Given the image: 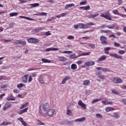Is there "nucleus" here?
Masks as SVG:
<instances>
[{
    "label": "nucleus",
    "instance_id": "nucleus-1",
    "mask_svg": "<svg viewBox=\"0 0 126 126\" xmlns=\"http://www.w3.org/2000/svg\"><path fill=\"white\" fill-rule=\"evenodd\" d=\"M50 108V104L48 103H45L40 107V114L43 115V117L47 116V112Z\"/></svg>",
    "mask_w": 126,
    "mask_h": 126
},
{
    "label": "nucleus",
    "instance_id": "nucleus-2",
    "mask_svg": "<svg viewBox=\"0 0 126 126\" xmlns=\"http://www.w3.org/2000/svg\"><path fill=\"white\" fill-rule=\"evenodd\" d=\"M100 16L101 17H104V18L107 20H112V17L111 16V14H110L109 11L105 12L104 14H101Z\"/></svg>",
    "mask_w": 126,
    "mask_h": 126
},
{
    "label": "nucleus",
    "instance_id": "nucleus-3",
    "mask_svg": "<svg viewBox=\"0 0 126 126\" xmlns=\"http://www.w3.org/2000/svg\"><path fill=\"white\" fill-rule=\"evenodd\" d=\"M29 43L31 44H37L39 43V39L33 37H30L27 39Z\"/></svg>",
    "mask_w": 126,
    "mask_h": 126
},
{
    "label": "nucleus",
    "instance_id": "nucleus-4",
    "mask_svg": "<svg viewBox=\"0 0 126 126\" xmlns=\"http://www.w3.org/2000/svg\"><path fill=\"white\" fill-rule=\"evenodd\" d=\"M100 40L102 45H107L108 42H107V37L104 35L100 36Z\"/></svg>",
    "mask_w": 126,
    "mask_h": 126
},
{
    "label": "nucleus",
    "instance_id": "nucleus-5",
    "mask_svg": "<svg viewBox=\"0 0 126 126\" xmlns=\"http://www.w3.org/2000/svg\"><path fill=\"white\" fill-rule=\"evenodd\" d=\"M116 27L115 24H111L108 25H103L100 27L101 29H105V28H108V29H114Z\"/></svg>",
    "mask_w": 126,
    "mask_h": 126
},
{
    "label": "nucleus",
    "instance_id": "nucleus-6",
    "mask_svg": "<svg viewBox=\"0 0 126 126\" xmlns=\"http://www.w3.org/2000/svg\"><path fill=\"white\" fill-rule=\"evenodd\" d=\"M112 80L113 83H115V84H119L123 82V81L122 80V79H121V78L118 77L113 78H112Z\"/></svg>",
    "mask_w": 126,
    "mask_h": 126
},
{
    "label": "nucleus",
    "instance_id": "nucleus-7",
    "mask_svg": "<svg viewBox=\"0 0 126 126\" xmlns=\"http://www.w3.org/2000/svg\"><path fill=\"white\" fill-rule=\"evenodd\" d=\"M78 105L79 106H80L84 110H86L87 108V105L85 104V103H83V102L82 101V100H79L78 102Z\"/></svg>",
    "mask_w": 126,
    "mask_h": 126
},
{
    "label": "nucleus",
    "instance_id": "nucleus-8",
    "mask_svg": "<svg viewBox=\"0 0 126 126\" xmlns=\"http://www.w3.org/2000/svg\"><path fill=\"white\" fill-rule=\"evenodd\" d=\"M46 77H48V76L47 75L40 76L38 78L39 83H41V84H44L45 83V82L44 81V78L45 79L46 78Z\"/></svg>",
    "mask_w": 126,
    "mask_h": 126
},
{
    "label": "nucleus",
    "instance_id": "nucleus-9",
    "mask_svg": "<svg viewBox=\"0 0 126 126\" xmlns=\"http://www.w3.org/2000/svg\"><path fill=\"white\" fill-rule=\"evenodd\" d=\"M109 55L110 57H113L116 59H120V60L123 59V57H122V56L119 55L117 53H110Z\"/></svg>",
    "mask_w": 126,
    "mask_h": 126
},
{
    "label": "nucleus",
    "instance_id": "nucleus-10",
    "mask_svg": "<svg viewBox=\"0 0 126 126\" xmlns=\"http://www.w3.org/2000/svg\"><path fill=\"white\" fill-rule=\"evenodd\" d=\"M11 106H12V104L10 102L6 103L3 107V111H6L8 109H9V108H10Z\"/></svg>",
    "mask_w": 126,
    "mask_h": 126
},
{
    "label": "nucleus",
    "instance_id": "nucleus-11",
    "mask_svg": "<svg viewBox=\"0 0 126 126\" xmlns=\"http://www.w3.org/2000/svg\"><path fill=\"white\" fill-rule=\"evenodd\" d=\"M106 59H107V56L106 55H102L97 60V63H102V62H104L106 61Z\"/></svg>",
    "mask_w": 126,
    "mask_h": 126
},
{
    "label": "nucleus",
    "instance_id": "nucleus-12",
    "mask_svg": "<svg viewBox=\"0 0 126 126\" xmlns=\"http://www.w3.org/2000/svg\"><path fill=\"white\" fill-rule=\"evenodd\" d=\"M29 77V74H25L22 78V82L23 83H27L28 82V77Z\"/></svg>",
    "mask_w": 126,
    "mask_h": 126
},
{
    "label": "nucleus",
    "instance_id": "nucleus-13",
    "mask_svg": "<svg viewBox=\"0 0 126 126\" xmlns=\"http://www.w3.org/2000/svg\"><path fill=\"white\" fill-rule=\"evenodd\" d=\"M6 100H7V101H15V98L13 96L12 94H10L6 97Z\"/></svg>",
    "mask_w": 126,
    "mask_h": 126
},
{
    "label": "nucleus",
    "instance_id": "nucleus-14",
    "mask_svg": "<svg viewBox=\"0 0 126 126\" xmlns=\"http://www.w3.org/2000/svg\"><path fill=\"white\" fill-rule=\"evenodd\" d=\"M85 64H86L87 66H90L91 65H94L95 62L94 61H88L85 63Z\"/></svg>",
    "mask_w": 126,
    "mask_h": 126
},
{
    "label": "nucleus",
    "instance_id": "nucleus-15",
    "mask_svg": "<svg viewBox=\"0 0 126 126\" xmlns=\"http://www.w3.org/2000/svg\"><path fill=\"white\" fill-rule=\"evenodd\" d=\"M96 75L99 78V79H101L102 80H104L105 78H106V76L104 75H101V74L99 72H96Z\"/></svg>",
    "mask_w": 126,
    "mask_h": 126
},
{
    "label": "nucleus",
    "instance_id": "nucleus-16",
    "mask_svg": "<svg viewBox=\"0 0 126 126\" xmlns=\"http://www.w3.org/2000/svg\"><path fill=\"white\" fill-rule=\"evenodd\" d=\"M55 114V110L54 109H49L47 111V115L49 117H52Z\"/></svg>",
    "mask_w": 126,
    "mask_h": 126
},
{
    "label": "nucleus",
    "instance_id": "nucleus-17",
    "mask_svg": "<svg viewBox=\"0 0 126 126\" xmlns=\"http://www.w3.org/2000/svg\"><path fill=\"white\" fill-rule=\"evenodd\" d=\"M85 120V117H82L81 118H78L75 119V120H74V122H75V123H79L81 122H84Z\"/></svg>",
    "mask_w": 126,
    "mask_h": 126
},
{
    "label": "nucleus",
    "instance_id": "nucleus-18",
    "mask_svg": "<svg viewBox=\"0 0 126 126\" xmlns=\"http://www.w3.org/2000/svg\"><path fill=\"white\" fill-rule=\"evenodd\" d=\"M17 120H18V121H19L21 123L23 126H27V124H26V122L24 121V120H23V118L20 117L18 118Z\"/></svg>",
    "mask_w": 126,
    "mask_h": 126
},
{
    "label": "nucleus",
    "instance_id": "nucleus-19",
    "mask_svg": "<svg viewBox=\"0 0 126 126\" xmlns=\"http://www.w3.org/2000/svg\"><path fill=\"white\" fill-rule=\"evenodd\" d=\"M45 51L46 52H50L51 51H59V48H55V47H51V48L46 49Z\"/></svg>",
    "mask_w": 126,
    "mask_h": 126
},
{
    "label": "nucleus",
    "instance_id": "nucleus-20",
    "mask_svg": "<svg viewBox=\"0 0 126 126\" xmlns=\"http://www.w3.org/2000/svg\"><path fill=\"white\" fill-rule=\"evenodd\" d=\"M90 84V81L89 80H85L83 81V85L84 86H87Z\"/></svg>",
    "mask_w": 126,
    "mask_h": 126
},
{
    "label": "nucleus",
    "instance_id": "nucleus-21",
    "mask_svg": "<svg viewBox=\"0 0 126 126\" xmlns=\"http://www.w3.org/2000/svg\"><path fill=\"white\" fill-rule=\"evenodd\" d=\"M66 114L67 116H70V117H72L73 116V113L71 112V110L69 109H67Z\"/></svg>",
    "mask_w": 126,
    "mask_h": 126
},
{
    "label": "nucleus",
    "instance_id": "nucleus-22",
    "mask_svg": "<svg viewBox=\"0 0 126 126\" xmlns=\"http://www.w3.org/2000/svg\"><path fill=\"white\" fill-rule=\"evenodd\" d=\"M69 79V78L68 76H65L63 80L62 83V84H65V83L66 81H68V80Z\"/></svg>",
    "mask_w": 126,
    "mask_h": 126
},
{
    "label": "nucleus",
    "instance_id": "nucleus-23",
    "mask_svg": "<svg viewBox=\"0 0 126 126\" xmlns=\"http://www.w3.org/2000/svg\"><path fill=\"white\" fill-rule=\"evenodd\" d=\"M71 69H72V70H75L76 69H77V65L75 63H72L71 65Z\"/></svg>",
    "mask_w": 126,
    "mask_h": 126
},
{
    "label": "nucleus",
    "instance_id": "nucleus-24",
    "mask_svg": "<svg viewBox=\"0 0 126 126\" xmlns=\"http://www.w3.org/2000/svg\"><path fill=\"white\" fill-rule=\"evenodd\" d=\"M115 108H112L111 107H107L105 108L106 112H111L112 111H114Z\"/></svg>",
    "mask_w": 126,
    "mask_h": 126
},
{
    "label": "nucleus",
    "instance_id": "nucleus-25",
    "mask_svg": "<svg viewBox=\"0 0 126 126\" xmlns=\"http://www.w3.org/2000/svg\"><path fill=\"white\" fill-rule=\"evenodd\" d=\"M41 61L44 63H50L51 61L49 60L48 59H46L45 58H42L41 59Z\"/></svg>",
    "mask_w": 126,
    "mask_h": 126
},
{
    "label": "nucleus",
    "instance_id": "nucleus-26",
    "mask_svg": "<svg viewBox=\"0 0 126 126\" xmlns=\"http://www.w3.org/2000/svg\"><path fill=\"white\" fill-rule=\"evenodd\" d=\"M20 18H24V19H26L27 20H31V21H33L34 20L32 19H31L30 17H25V16H19Z\"/></svg>",
    "mask_w": 126,
    "mask_h": 126
},
{
    "label": "nucleus",
    "instance_id": "nucleus-27",
    "mask_svg": "<svg viewBox=\"0 0 126 126\" xmlns=\"http://www.w3.org/2000/svg\"><path fill=\"white\" fill-rule=\"evenodd\" d=\"M112 13L115 14V15H120V12H119V10L117 9H114L112 10Z\"/></svg>",
    "mask_w": 126,
    "mask_h": 126
},
{
    "label": "nucleus",
    "instance_id": "nucleus-28",
    "mask_svg": "<svg viewBox=\"0 0 126 126\" xmlns=\"http://www.w3.org/2000/svg\"><path fill=\"white\" fill-rule=\"evenodd\" d=\"M74 4L73 3H70L68 4L65 5V9H67V8H69V7H72V6H74Z\"/></svg>",
    "mask_w": 126,
    "mask_h": 126
},
{
    "label": "nucleus",
    "instance_id": "nucleus-29",
    "mask_svg": "<svg viewBox=\"0 0 126 126\" xmlns=\"http://www.w3.org/2000/svg\"><path fill=\"white\" fill-rule=\"evenodd\" d=\"M59 59L60 61V62H66V58H65L64 57H59Z\"/></svg>",
    "mask_w": 126,
    "mask_h": 126
},
{
    "label": "nucleus",
    "instance_id": "nucleus-30",
    "mask_svg": "<svg viewBox=\"0 0 126 126\" xmlns=\"http://www.w3.org/2000/svg\"><path fill=\"white\" fill-rule=\"evenodd\" d=\"M80 57V55L77 56L75 55V54H72L70 56V58H71V59H77V58H79Z\"/></svg>",
    "mask_w": 126,
    "mask_h": 126
},
{
    "label": "nucleus",
    "instance_id": "nucleus-31",
    "mask_svg": "<svg viewBox=\"0 0 126 126\" xmlns=\"http://www.w3.org/2000/svg\"><path fill=\"white\" fill-rule=\"evenodd\" d=\"M29 104V103L28 102H26V103L22 104V106L21 107H20V109H24V108H26V107H27V106H28V104Z\"/></svg>",
    "mask_w": 126,
    "mask_h": 126
},
{
    "label": "nucleus",
    "instance_id": "nucleus-32",
    "mask_svg": "<svg viewBox=\"0 0 126 126\" xmlns=\"http://www.w3.org/2000/svg\"><path fill=\"white\" fill-rule=\"evenodd\" d=\"M95 118H97L98 119H103V116L100 113H97L95 115Z\"/></svg>",
    "mask_w": 126,
    "mask_h": 126
},
{
    "label": "nucleus",
    "instance_id": "nucleus-33",
    "mask_svg": "<svg viewBox=\"0 0 126 126\" xmlns=\"http://www.w3.org/2000/svg\"><path fill=\"white\" fill-rule=\"evenodd\" d=\"M8 125H11V123L10 122L7 123L6 122H4L1 123L0 126H7Z\"/></svg>",
    "mask_w": 126,
    "mask_h": 126
},
{
    "label": "nucleus",
    "instance_id": "nucleus-34",
    "mask_svg": "<svg viewBox=\"0 0 126 126\" xmlns=\"http://www.w3.org/2000/svg\"><path fill=\"white\" fill-rule=\"evenodd\" d=\"M59 53H61L62 54H72V51H59Z\"/></svg>",
    "mask_w": 126,
    "mask_h": 126
},
{
    "label": "nucleus",
    "instance_id": "nucleus-35",
    "mask_svg": "<svg viewBox=\"0 0 126 126\" xmlns=\"http://www.w3.org/2000/svg\"><path fill=\"white\" fill-rule=\"evenodd\" d=\"M10 17H12L13 16H16V15H18V13L14 12V13H11L9 14Z\"/></svg>",
    "mask_w": 126,
    "mask_h": 126
},
{
    "label": "nucleus",
    "instance_id": "nucleus-36",
    "mask_svg": "<svg viewBox=\"0 0 126 126\" xmlns=\"http://www.w3.org/2000/svg\"><path fill=\"white\" fill-rule=\"evenodd\" d=\"M19 45H22V46H24L25 45H26V41H21V40H20Z\"/></svg>",
    "mask_w": 126,
    "mask_h": 126
},
{
    "label": "nucleus",
    "instance_id": "nucleus-37",
    "mask_svg": "<svg viewBox=\"0 0 126 126\" xmlns=\"http://www.w3.org/2000/svg\"><path fill=\"white\" fill-rule=\"evenodd\" d=\"M24 86H25V84L23 83L18 84L17 86V87L18 88H21V87H24Z\"/></svg>",
    "mask_w": 126,
    "mask_h": 126
},
{
    "label": "nucleus",
    "instance_id": "nucleus-38",
    "mask_svg": "<svg viewBox=\"0 0 126 126\" xmlns=\"http://www.w3.org/2000/svg\"><path fill=\"white\" fill-rule=\"evenodd\" d=\"M37 125H39L40 126H44L45 123L40 120H37Z\"/></svg>",
    "mask_w": 126,
    "mask_h": 126
},
{
    "label": "nucleus",
    "instance_id": "nucleus-39",
    "mask_svg": "<svg viewBox=\"0 0 126 126\" xmlns=\"http://www.w3.org/2000/svg\"><path fill=\"white\" fill-rule=\"evenodd\" d=\"M101 100H102L101 98L94 99L93 100L92 103H96V102H99V101H101Z\"/></svg>",
    "mask_w": 126,
    "mask_h": 126
},
{
    "label": "nucleus",
    "instance_id": "nucleus-40",
    "mask_svg": "<svg viewBox=\"0 0 126 126\" xmlns=\"http://www.w3.org/2000/svg\"><path fill=\"white\" fill-rule=\"evenodd\" d=\"M31 5L32 7H36L37 6H39V3H34L33 4H31Z\"/></svg>",
    "mask_w": 126,
    "mask_h": 126
},
{
    "label": "nucleus",
    "instance_id": "nucleus-41",
    "mask_svg": "<svg viewBox=\"0 0 126 126\" xmlns=\"http://www.w3.org/2000/svg\"><path fill=\"white\" fill-rule=\"evenodd\" d=\"M88 46L90 48H92V49H94V48H95V44H94L89 43Z\"/></svg>",
    "mask_w": 126,
    "mask_h": 126
},
{
    "label": "nucleus",
    "instance_id": "nucleus-42",
    "mask_svg": "<svg viewBox=\"0 0 126 126\" xmlns=\"http://www.w3.org/2000/svg\"><path fill=\"white\" fill-rule=\"evenodd\" d=\"M0 87L2 88V89L4 88H6L7 87V84H1L0 85Z\"/></svg>",
    "mask_w": 126,
    "mask_h": 126
},
{
    "label": "nucleus",
    "instance_id": "nucleus-43",
    "mask_svg": "<svg viewBox=\"0 0 126 126\" xmlns=\"http://www.w3.org/2000/svg\"><path fill=\"white\" fill-rule=\"evenodd\" d=\"M90 52H84L81 54V56H89L90 55Z\"/></svg>",
    "mask_w": 126,
    "mask_h": 126
},
{
    "label": "nucleus",
    "instance_id": "nucleus-44",
    "mask_svg": "<svg viewBox=\"0 0 126 126\" xmlns=\"http://www.w3.org/2000/svg\"><path fill=\"white\" fill-rule=\"evenodd\" d=\"M102 71H103V72H107L110 71V69L109 68H102Z\"/></svg>",
    "mask_w": 126,
    "mask_h": 126
},
{
    "label": "nucleus",
    "instance_id": "nucleus-45",
    "mask_svg": "<svg viewBox=\"0 0 126 126\" xmlns=\"http://www.w3.org/2000/svg\"><path fill=\"white\" fill-rule=\"evenodd\" d=\"M79 27L80 29H84V24L80 23L79 24Z\"/></svg>",
    "mask_w": 126,
    "mask_h": 126
},
{
    "label": "nucleus",
    "instance_id": "nucleus-46",
    "mask_svg": "<svg viewBox=\"0 0 126 126\" xmlns=\"http://www.w3.org/2000/svg\"><path fill=\"white\" fill-rule=\"evenodd\" d=\"M73 121H66V123L67 124V125H69V126H72V125L73 124Z\"/></svg>",
    "mask_w": 126,
    "mask_h": 126
},
{
    "label": "nucleus",
    "instance_id": "nucleus-47",
    "mask_svg": "<svg viewBox=\"0 0 126 126\" xmlns=\"http://www.w3.org/2000/svg\"><path fill=\"white\" fill-rule=\"evenodd\" d=\"M112 94L113 93V94H115V95H118L119 94V92H118V91L115 90H112Z\"/></svg>",
    "mask_w": 126,
    "mask_h": 126
},
{
    "label": "nucleus",
    "instance_id": "nucleus-48",
    "mask_svg": "<svg viewBox=\"0 0 126 126\" xmlns=\"http://www.w3.org/2000/svg\"><path fill=\"white\" fill-rule=\"evenodd\" d=\"M20 40H16L13 42V45H18L19 44Z\"/></svg>",
    "mask_w": 126,
    "mask_h": 126
},
{
    "label": "nucleus",
    "instance_id": "nucleus-49",
    "mask_svg": "<svg viewBox=\"0 0 126 126\" xmlns=\"http://www.w3.org/2000/svg\"><path fill=\"white\" fill-rule=\"evenodd\" d=\"M39 15L40 16L42 15V16H47L48 14L45 12H41V13H39Z\"/></svg>",
    "mask_w": 126,
    "mask_h": 126
},
{
    "label": "nucleus",
    "instance_id": "nucleus-50",
    "mask_svg": "<svg viewBox=\"0 0 126 126\" xmlns=\"http://www.w3.org/2000/svg\"><path fill=\"white\" fill-rule=\"evenodd\" d=\"M67 15V13H62L60 14V16H61V17H64V16H66Z\"/></svg>",
    "mask_w": 126,
    "mask_h": 126
},
{
    "label": "nucleus",
    "instance_id": "nucleus-51",
    "mask_svg": "<svg viewBox=\"0 0 126 126\" xmlns=\"http://www.w3.org/2000/svg\"><path fill=\"white\" fill-rule=\"evenodd\" d=\"M32 80H33V78H32V75H30L29 77L28 82H31Z\"/></svg>",
    "mask_w": 126,
    "mask_h": 126
},
{
    "label": "nucleus",
    "instance_id": "nucleus-52",
    "mask_svg": "<svg viewBox=\"0 0 126 126\" xmlns=\"http://www.w3.org/2000/svg\"><path fill=\"white\" fill-rule=\"evenodd\" d=\"M125 53H126V52L124 50H119V54H120V55H124V54H125Z\"/></svg>",
    "mask_w": 126,
    "mask_h": 126
},
{
    "label": "nucleus",
    "instance_id": "nucleus-53",
    "mask_svg": "<svg viewBox=\"0 0 126 126\" xmlns=\"http://www.w3.org/2000/svg\"><path fill=\"white\" fill-rule=\"evenodd\" d=\"M114 46L115 47H120V46H121V44H120V43H117L116 42H114Z\"/></svg>",
    "mask_w": 126,
    "mask_h": 126
},
{
    "label": "nucleus",
    "instance_id": "nucleus-54",
    "mask_svg": "<svg viewBox=\"0 0 126 126\" xmlns=\"http://www.w3.org/2000/svg\"><path fill=\"white\" fill-rule=\"evenodd\" d=\"M90 5L85 6L84 10H90Z\"/></svg>",
    "mask_w": 126,
    "mask_h": 126
},
{
    "label": "nucleus",
    "instance_id": "nucleus-55",
    "mask_svg": "<svg viewBox=\"0 0 126 126\" xmlns=\"http://www.w3.org/2000/svg\"><path fill=\"white\" fill-rule=\"evenodd\" d=\"M67 39L69 40H71V39H74V36L72 35H69L67 37Z\"/></svg>",
    "mask_w": 126,
    "mask_h": 126
},
{
    "label": "nucleus",
    "instance_id": "nucleus-56",
    "mask_svg": "<svg viewBox=\"0 0 126 126\" xmlns=\"http://www.w3.org/2000/svg\"><path fill=\"white\" fill-rule=\"evenodd\" d=\"M85 3H87V0H85V1H82V2H80V5H84Z\"/></svg>",
    "mask_w": 126,
    "mask_h": 126
},
{
    "label": "nucleus",
    "instance_id": "nucleus-57",
    "mask_svg": "<svg viewBox=\"0 0 126 126\" xmlns=\"http://www.w3.org/2000/svg\"><path fill=\"white\" fill-rule=\"evenodd\" d=\"M87 28H89L88 24H84V29H87Z\"/></svg>",
    "mask_w": 126,
    "mask_h": 126
},
{
    "label": "nucleus",
    "instance_id": "nucleus-58",
    "mask_svg": "<svg viewBox=\"0 0 126 126\" xmlns=\"http://www.w3.org/2000/svg\"><path fill=\"white\" fill-rule=\"evenodd\" d=\"M43 30L42 28H38L35 30L36 32H40V31H42Z\"/></svg>",
    "mask_w": 126,
    "mask_h": 126
},
{
    "label": "nucleus",
    "instance_id": "nucleus-59",
    "mask_svg": "<svg viewBox=\"0 0 126 126\" xmlns=\"http://www.w3.org/2000/svg\"><path fill=\"white\" fill-rule=\"evenodd\" d=\"M113 102L106 100V105H113Z\"/></svg>",
    "mask_w": 126,
    "mask_h": 126
},
{
    "label": "nucleus",
    "instance_id": "nucleus-60",
    "mask_svg": "<svg viewBox=\"0 0 126 126\" xmlns=\"http://www.w3.org/2000/svg\"><path fill=\"white\" fill-rule=\"evenodd\" d=\"M113 117L115 118V119H119L120 118V115L118 114L114 115Z\"/></svg>",
    "mask_w": 126,
    "mask_h": 126
},
{
    "label": "nucleus",
    "instance_id": "nucleus-61",
    "mask_svg": "<svg viewBox=\"0 0 126 126\" xmlns=\"http://www.w3.org/2000/svg\"><path fill=\"white\" fill-rule=\"evenodd\" d=\"M32 77H36L37 76V72H35L34 73H32Z\"/></svg>",
    "mask_w": 126,
    "mask_h": 126
},
{
    "label": "nucleus",
    "instance_id": "nucleus-62",
    "mask_svg": "<svg viewBox=\"0 0 126 126\" xmlns=\"http://www.w3.org/2000/svg\"><path fill=\"white\" fill-rule=\"evenodd\" d=\"M28 110V107H27V108L22 110V111H23V113H26V112H27Z\"/></svg>",
    "mask_w": 126,
    "mask_h": 126
},
{
    "label": "nucleus",
    "instance_id": "nucleus-63",
    "mask_svg": "<svg viewBox=\"0 0 126 126\" xmlns=\"http://www.w3.org/2000/svg\"><path fill=\"white\" fill-rule=\"evenodd\" d=\"M83 62L81 61H78L77 62H76V63H77V64H81V63H82Z\"/></svg>",
    "mask_w": 126,
    "mask_h": 126
},
{
    "label": "nucleus",
    "instance_id": "nucleus-64",
    "mask_svg": "<svg viewBox=\"0 0 126 126\" xmlns=\"http://www.w3.org/2000/svg\"><path fill=\"white\" fill-rule=\"evenodd\" d=\"M78 27H79V24H77V25H74V28L75 29H77V28H78Z\"/></svg>",
    "mask_w": 126,
    "mask_h": 126
}]
</instances>
